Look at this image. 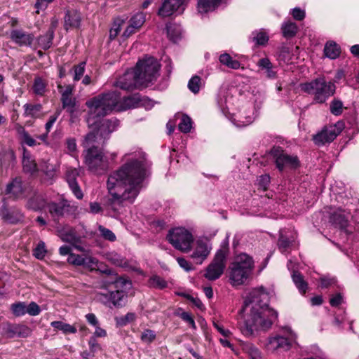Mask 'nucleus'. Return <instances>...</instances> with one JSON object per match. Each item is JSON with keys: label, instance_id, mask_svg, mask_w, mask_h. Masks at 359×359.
<instances>
[{"label": "nucleus", "instance_id": "nucleus-1", "mask_svg": "<svg viewBox=\"0 0 359 359\" xmlns=\"http://www.w3.org/2000/svg\"><path fill=\"white\" fill-rule=\"evenodd\" d=\"M125 158L127 162L111 172L107 182L109 196L104 206L114 216L120 214L125 206L133 203L149 168L146 155L142 151L127 154Z\"/></svg>", "mask_w": 359, "mask_h": 359}, {"label": "nucleus", "instance_id": "nucleus-2", "mask_svg": "<svg viewBox=\"0 0 359 359\" xmlns=\"http://www.w3.org/2000/svg\"><path fill=\"white\" fill-rule=\"evenodd\" d=\"M268 294L263 288L253 290L244 301L241 313L247 311L245 320L240 325V330L248 337H255L259 332H266L278 318L276 311L268 306Z\"/></svg>", "mask_w": 359, "mask_h": 359}, {"label": "nucleus", "instance_id": "nucleus-3", "mask_svg": "<svg viewBox=\"0 0 359 359\" xmlns=\"http://www.w3.org/2000/svg\"><path fill=\"white\" fill-rule=\"evenodd\" d=\"M140 101L139 94L121 97L117 91H111L99 95L86 103L89 109L87 122L89 126L95 125L99 118L107 115L113 110L121 111L135 108Z\"/></svg>", "mask_w": 359, "mask_h": 359}, {"label": "nucleus", "instance_id": "nucleus-4", "mask_svg": "<svg viewBox=\"0 0 359 359\" xmlns=\"http://www.w3.org/2000/svg\"><path fill=\"white\" fill-rule=\"evenodd\" d=\"M252 258L245 253L238 255L229 266V280L233 285L243 284L252 273Z\"/></svg>", "mask_w": 359, "mask_h": 359}, {"label": "nucleus", "instance_id": "nucleus-5", "mask_svg": "<svg viewBox=\"0 0 359 359\" xmlns=\"http://www.w3.org/2000/svg\"><path fill=\"white\" fill-rule=\"evenodd\" d=\"M300 87L304 92L313 95L314 100L318 103H324L334 94L336 90L334 83L327 81L324 77H319L311 82L302 83Z\"/></svg>", "mask_w": 359, "mask_h": 359}, {"label": "nucleus", "instance_id": "nucleus-6", "mask_svg": "<svg viewBox=\"0 0 359 359\" xmlns=\"http://www.w3.org/2000/svg\"><path fill=\"white\" fill-rule=\"evenodd\" d=\"M134 69L138 76L139 82L141 83L143 88H145L156 80L160 65L156 59L149 57L140 60Z\"/></svg>", "mask_w": 359, "mask_h": 359}, {"label": "nucleus", "instance_id": "nucleus-7", "mask_svg": "<svg viewBox=\"0 0 359 359\" xmlns=\"http://www.w3.org/2000/svg\"><path fill=\"white\" fill-rule=\"evenodd\" d=\"M229 252L228 242L224 241L217 251L212 262L208 266L204 276L209 280L218 279L224 273Z\"/></svg>", "mask_w": 359, "mask_h": 359}, {"label": "nucleus", "instance_id": "nucleus-8", "mask_svg": "<svg viewBox=\"0 0 359 359\" xmlns=\"http://www.w3.org/2000/svg\"><path fill=\"white\" fill-rule=\"evenodd\" d=\"M85 163L88 170L96 175H102L109 168V161L107 156L95 145H92V147L86 150Z\"/></svg>", "mask_w": 359, "mask_h": 359}, {"label": "nucleus", "instance_id": "nucleus-9", "mask_svg": "<svg viewBox=\"0 0 359 359\" xmlns=\"http://www.w3.org/2000/svg\"><path fill=\"white\" fill-rule=\"evenodd\" d=\"M167 239L175 249L182 252L190 251L194 242L191 233L182 227L175 228L169 231Z\"/></svg>", "mask_w": 359, "mask_h": 359}, {"label": "nucleus", "instance_id": "nucleus-10", "mask_svg": "<svg viewBox=\"0 0 359 359\" xmlns=\"http://www.w3.org/2000/svg\"><path fill=\"white\" fill-rule=\"evenodd\" d=\"M297 335L290 330L287 336L274 334L269 337L266 343V348L271 353H280L289 351L292 344L296 341Z\"/></svg>", "mask_w": 359, "mask_h": 359}, {"label": "nucleus", "instance_id": "nucleus-11", "mask_svg": "<svg viewBox=\"0 0 359 359\" xmlns=\"http://www.w3.org/2000/svg\"><path fill=\"white\" fill-rule=\"evenodd\" d=\"M47 208L50 215L55 221L65 217V215L74 213L77 210V206L72 204L71 201L65 199L64 197H61L60 201L57 203H48Z\"/></svg>", "mask_w": 359, "mask_h": 359}, {"label": "nucleus", "instance_id": "nucleus-12", "mask_svg": "<svg viewBox=\"0 0 359 359\" xmlns=\"http://www.w3.org/2000/svg\"><path fill=\"white\" fill-rule=\"evenodd\" d=\"M96 297L99 302L108 307H123L127 300V294L123 290H115L107 292H98Z\"/></svg>", "mask_w": 359, "mask_h": 359}, {"label": "nucleus", "instance_id": "nucleus-13", "mask_svg": "<svg viewBox=\"0 0 359 359\" xmlns=\"http://www.w3.org/2000/svg\"><path fill=\"white\" fill-rule=\"evenodd\" d=\"M271 155L274 158L276 168L280 171L285 168H295L299 165L297 156L287 154L280 147L273 148L271 150Z\"/></svg>", "mask_w": 359, "mask_h": 359}, {"label": "nucleus", "instance_id": "nucleus-14", "mask_svg": "<svg viewBox=\"0 0 359 359\" xmlns=\"http://www.w3.org/2000/svg\"><path fill=\"white\" fill-rule=\"evenodd\" d=\"M115 86L122 90L130 91L136 88H143L139 82L138 76L135 69L128 70L116 81Z\"/></svg>", "mask_w": 359, "mask_h": 359}, {"label": "nucleus", "instance_id": "nucleus-15", "mask_svg": "<svg viewBox=\"0 0 359 359\" xmlns=\"http://www.w3.org/2000/svg\"><path fill=\"white\" fill-rule=\"evenodd\" d=\"M340 128L337 125L325 126L321 131L313 135V140L318 146L332 142L340 133Z\"/></svg>", "mask_w": 359, "mask_h": 359}, {"label": "nucleus", "instance_id": "nucleus-16", "mask_svg": "<svg viewBox=\"0 0 359 359\" xmlns=\"http://www.w3.org/2000/svg\"><path fill=\"white\" fill-rule=\"evenodd\" d=\"M2 330L4 334L8 338L29 337L32 333V330L25 325L13 324L6 323L3 325Z\"/></svg>", "mask_w": 359, "mask_h": 359}, {"label": "nucleus", "instance_id": "nucleus-17", "mask_svg": "<svg viewBox=\"0 0 359 359\" xmlns=\"http://www.w3.org/2000/svg\"><path fill=\"white\" fill-rule=\"evenodd\" d=\"M186 0H164L158 11V15L161 18L172 15L175 12L182 13L184 10Z\"/></svg>", "mask_w": 359, "mask_h": 359}, {"label": "nucleus", "instance_id": "nucleus-18", "mask_svg": "<svg viewBox=\"0 0 359 359\" xmlns=\"http://www.w3.org/2000/svg\"><path fill=\"white\" fill-rule=\"evenodd\" d=\"M82 16L76 9H68L65 12L64 18V27L66 30L69 29H77L81 26Z\"/></svg>", "mask_w": 359, "mask_h": 359}, {"label": "nucleus", "instance_id": "nucleus-19", "mask_svg": "<svg viewBox=\"0 0 359 359\" xmlns=\"http://www.w3.org/2000/svg\"><path fill=\"white\" fill-rule=\"evenodd\" d=\"M10 38L20 46H29L32 43L34 36L21 29H13L11 32Z\"/></svg>", "mask_w": 359, "mask_h": 359}, {"label": "nucleus", "instance_id": "nucleus-20", "mask_svg": "<svg viewBox=\"0 0 359 359\" xmlns=\"http://www.w3.org/2000/svg\"><path fill=\"white\" fill-rule=\"evenodd\" d=\"M24 193L22 180L20 177H16L9 182L6 187L5 194L15 198H19Z\"/></svg>", "mask_w": 359, "mask_h": 359}, {"label": "nucleus", "instance_id": "nucleus-21", "mask_svg": "<svg viewBox=\"0 0 359 359\" xmlns=\"http://www.w3.org/2000/svg\"><path fill=\"white\" fill-rule=\"evenodd\" d=\"M210 248L203 241H198L195 250L191 255V257L195 260L196 264H202V262L208 257L210 254Z\"/></svg>", "mask_w": 359, "mask_h": 359}, {"label": "nucleus", "instance_id": "nucleus-22", "mask_svg": "<svg viewBox=\"0 0 359 359\" xmlns=\"http://www.w3.org/2000/svg\"><path fill=\"white\" fill-rule=\"evenodd\" d=\"M104 136H100V132L99 128L96 130H93L88 133L83 143L85 148L92 147V145H95V143L98 144H103L107 139H104Z\"/></svg>", "mask_w": 359, "mask_h": 359}, {"label": "nucleus", "instance_id": "nucleus-23", "mask_svg": "<svg viewBox=\"0 0 359 359\" xmlns=\"http://www.w3.org/2000/svg\"><path fill=\"white\" fill-rule=\"evenodd\" d=\"M60 236L63 241L71 243L76 249L80 251L83 250L81 246L77 245L81 242V238L76 235L73 229L70 228L65 233L61 232Z\"/></svg>", "mask_w": 359, "mask_h": 359}, {"label": "nucleus", "instance_id": "nucleus-24", "mask_svg": "<svg viewBox=\"0 0 359 359\" xmlns=\"http://www.w3.org/2000/svg\"><path fill=\"white\" fill-rule=\"evenodd\" d=\"M22 168L25 172L32 175L38 171L37 165L35 161L32 158L26 149H24Z\"/></svg>", "mask_w": 359, "mask_h": 359}, {"label": "nucleus", "instance_id": "nucleus-25", "mask_svg": "<svg viewBox=\"0 0 359 359\" xmlns=\"http://www.w3.org/2000/svg\"><path fill=\"white\" fill-rule=\"evenodd\" d=\"M2 219L10 224H18L23 221L24 215L18 209H11L3 213Z\"/></svg>", "mask_w": 359, "mask_h": 359}, {"label": "nucleus", "instance_id": "nucleus-26", "mask_svg": "<svg viewBox=\"0 0 359 359\" xmlns=\"http://www.w3.org/2000/svg\"><path fill=\"white\" fill-rule=\"evenodd\" d=\"M118 125V120L107 119L103 121L100 126H99L100 136H104V139H108L109 135L116 129Z\"/></svg>", "mask_w": 359, "mask_h": 359}, {"label": "nucleus", "instance_id": "nucleus-27", "mask_svg": "<svg viewBox=\"0 0 359 359\" xmlns=\"http://www.w3.org/2000/svg\"><path fill=\"white\" fill-rule=\"evenodd\" d=\"M222 0H198V11L201 13H207L215 10Z\"/></svg>", "mask_w": 359, "mask_h": 359}, {"label": "nucleus", "instance_id": "nucleus-28", "mask_svg": "<svg viewBox=\"0 0 359 359\" xmlns=\"http://www.w3.org/2000/svg\"><path fill=\"white\" fill-rule=\"evenodd\" d=\"M330 220L341 229L346 228L348 225V218L341 210L332 214Z\"/></svg>", "mask_w": 359, "mask_h": 359}, {"label": "nucleus", "instance_id": "nucleus-29", "mask_svg": "<svg viewBox=\"0 0 359 359\" xmlns=\"http://www.w3.org/2000/svg\"><path fill=\"white\" fill-rule=\"evenodd\" d=\"M324 54L330 59H336L340 55V48L335 42H327L324 48Z\"/></svg>", "mask_w": 359, "mask_h": 359}, {"label": "nucleus", "instance_id": "nucleus-30", "mask_svg": "<svg viewBox=\"0 0 359 359\" xmlns=\"http://www.w3.org/2000/svg\"><path fill=\"white\" fill-rule=\"evenodd\" d=\"M292 278L299 291L302 294H305L308 288V284L304 280V276L302 275V273L299 271H294Z\"/></svg>", "mask_w": 359, "mask_h": 359}, {"label": "nucleus", "instance_id": "nucleus-31", "mask_svg": "<svg viewBox=\"0 0 359 359\" xmlns=\"http://www.w3.org/2000/svg\"><path fill=\"white\" fill-rule=\"evenodd\" d=\"M53 30H48L45 34L39 36L38 43L43 50H48L53 44Z\"/></svg>", "mask_w": 359, "mask_h": 359}, {"label": "nucleus", "instance_id": "nucleus-32", "mask_svg": "<svg viewBox=\"0 0 359 359\" xmlns=\"http://www.w3.org/2000/svg\"><path fill=\"white\" fill-rule=\"evenodd\" d=\"M106 257L111 263L116 266L121 267L128 266L127 259L116 252H108L106 255Z\"/></svg>", "mask_w": 359, "mask_h": 359}, {"label": "nucleus", "instance_id": "nucleus-33", "mask_svg": "<svg viewBox=\"0 0 359 359\" xmlns=\"http://www.w3.org/2000/svg\"><path fill=\"white\" fill-rule=\"evenodd\" d=\"M15 129L18 134L20 136L22 142L25 144L29 147H34L36 145V141L29 135L23 126L17 124L15 126Z\"/></svg>", "mask_w": 359, "mask_h": 359}, {"label": "nucleus", "instance_id": "nucleus-34", "mask_svg": "<svg viewBox=\"0 0 359 359\" xmlns=\"http://www.w3.org/2000/svg\"><path fill=\"white\" fill-rule=\"evenodd\" d=\"M219 62L233 69H238L241 67V63L236 60H233L228 53H223L219 56Z\"/></svg>", "mask_w": 359, "mask_h": 359}, {"label": "nucleus", "instance_id": "nucleus-35", "mask_svg": "<svg viewBox=\"0 0 359 359\" xmlns=\"http://www.w3.org/2000/svg\"><path fill=\"white\" fill-rule=\"evenodd\" d=\"M50 325L53 328L62 331L64 334H74L76 332V328L74 326L62 321H53Z\"/></svg>", "mask_w": 359, "mask_h": 359}, {"label": "nucleus", "instance_id": "nucleus-36", "mask_svg": "<svg viewBox=\"0 0 359 359\" xmlns=\"http://www.w3.org/2000/svg\"><path fill=\"white\" fill-rule=\"evenodd\" d=\"M243 351L249 355L250 359H263L259 350L251 343H245L243 345Z\"/></svg>", "mask_w": 359, "mask_h": 359}, {"label": "nucleus", "instance_id": "nucleus-37", "mask_svg": "<svg viewBox=\"0 0 359 359\" xmlns=\"http://www.w3.org/2000/svg\"><path fill=\"white\" fill-rule=\"evenodd\" d=\"M294 241L293 237H289L284 231H280V236L278 241V246L281 252L285 251Z\"/></svg>", "mask_w": 359, "mask_h": 359}, {"label": "nucleus", "instance_id": "nucleus-38", "mask_svg": "<svg viewBox=\"0 0 359 359\" xmlns=\"http://www.w3.org/2000/svg\"><path fill=\"white\" fill-rule=\"evenodd\" d=\"M298 28L294 22H287L282 25L283 35L285 38H292L297 32Z\"/></svg>", "mask_w": 359, "mask_h": 359}, {"label": "nucleus", "instance_id": "nucleus-39", "mask_svg": "<svg viewBox=\"0 0 359 359\" xmlns=\"http://www.w3.org/2000/svg\"><path fill=\"white\" fill-rule=\"evenodd\" d=\"M149 286L156 289L163 290L168 287L167 281L159 276H153L149 280Z\"/></svg>", "mask_w": 359, "mask_h": 359}, {"label": "nucleus", "instance_id": "nucleus-40", "mask_svg": "<svg viewBox=\"0 0 359 359\" xmlns=\"http://www.w3.org/2000/svg\"><path fill=\"white\" fill-rule=\"evenodd\" d=\"M252 39L257 45L264 46L269 41V36L262 30L255 31L252 33Z\"/></svg>", "mask_w": 359, "mask_h": 359}, {"label": "nucleus", "instance_id": "nucleus-41", "mask_svg": "<svg viewBox=\"0 0 359 359\" xmlns=\"http://www.w3.org/2000/svg\"><path fill=\"white\" fill-rule=\"evenodd\" d=\"M25 115L31 117H37L41 111L42 106L40 104H25L24 105Z\"/></svg>", "mask_w": 359, "mask_h": 359}, {"label": "nucleus", "instance_id": "nucleus-42", "mask_svg": "<svg viewBox=\"0 0 359 359\" xmlns=\"http://www.w3.org/2000/svg\"><path fill=\"white\" fill-rule=\"evenodd\" d=\"M62 108L69 113H73L76 105V99L72 95L61 97Z\"/></svg>", "mask_w": 359, "mask_h": 359}, {"label": "nucleus", "instance_id": "nucleus-43", "mask_svg": "<svg viewBox=\"0 0 359 359\" xmlns=\"http://www.w3.org/2000/svg\"><path fill=\"white\" fill-rule=\"evenodd\" d=\"M192 126V121L189 116L184 114L182 116L180 123L178 125L179 130L184 133H187L191 130Z\"/></svg>", "mask_w": 359, "mask_h": 359}, {"label": "nucleus", "instance_id": "nucleus-44", "mask_svg": "<svg viewBox=\"0 0 359 359\" xmlns=\"http://www.w3.org/2000/svg\"><path fill=\"white\" fill-rule=\"evenodd\" d=\"M201 86V79L198 76H192L188 82V88L194 94L199 92Z\"/></svg>", "mask_w": 359, "mask_h": 359}, {"label": "nucleus", "instance_id": "nucleus-45", "mask_svg": "<svg viewBox=\"0 0 359 359\" xmlns=\"http://www.w3.org/2000/svg\"><path fill=\"white\" fill-rule=\"evenodd\" d=\"M344 109L343 103L341 100L334 98L330 105V112L334 116H339L342 114Z\"/></svg>", "mask_w": 359, "mask_h": 359}, {"label": "nucleus", "instance_id": "nucleus-46", "mask_svg": "<svg viewBox=\"0 0 359 359\" xmlns=\"http://www.w3.org/2000/svg\"><path fill=\"white\" fill-rule=\"evenodd\" d=\"M166 30L168 36L173 42H177L181 38L180 30L172 25H166Z\"/></svg>", "mask_w": 359, "mask_h": 359}, {"label": "nucleus", "instance_id": "nucleus-47", "mask_svg": "<svg viewBox=\"0 0 359 359\" xmlns=\"http://www.w3.org/2000/svg\"><path fill=\"white\" fill-rule=\"evenodd\" d=\"M145 22V15L142 12H138L135 14L129 20V23L140 29Z\"/></svg>", "mask_w": 359, "mask_h": 359}, {"label": "nucleus", "instance_id": "nucleus-48", "mask_svg": "<svg viewBox=\"0 0 359 359\" xmlns=\"http://www.w3.org/2000/svg\"><path fill=\"white\" fill-rule=\"evenodd\" d=\"M11 309L15 316H22L26 313V304L25 302L15 303L11 305Z\"/></svg>", "mask_w": 359, "mask_h": 359}, {"label": "nucleus", "instance_id": "nucleus-49", "mask_svg": "<svg viewBox=\"0 0 359 359\" xmlns=\"http://www.w3.org/2000/svg\"><path fill=\"white\" fill-rule=\"evenodd\" d=\"M45 201L40 196H35L28 202V207L34 210H38L44 207Z\"/></svg>", "mask_w": 359, "mask_h": 359}, {"label": "nucleus", "instance_id": "nucleus-50", "mask_svg": "<svg viewBox=\"0 0 359 359\" xmlns=\"http://www.w3.org/2000/svg\"><path fill=\"white\" fill-rule=\"evenodd\" d=\"M33 90L35 94L42 95L46 91V83L41 78L34 79Z\"/></svg>", "mask_w": 359, "mask_h": 359}, {"label": "nucleus", "instance_id": "nucleus-51", "mask_svg": "<svg viewBox=\"0 0 359 359\" xmlns=\"http://www.w3.org/2000/svg\"><path fill=\"white\" fill-rule=\"evenodd\" d=\"M86 62H81L74 66V81H78L83 76L85 72Z\"/></svg>", "mask_w": 359, "mask_h": 359}, {"label": "nucleus", "instance_id": "nucleus-52", "mask_svg": "<svg viewBox=\"0 0 359 359\" xmlns=\"http://www.w3.org/2000/svg\"><path fill=\"white\" fill-rule=\"evenodd\" d=\"M41 170L45 174L48 179H52L55 175V169L53 165H50L47 162H44L41 165Z\"/></svg>", "mask_w": 359, "mask_h": 359}, {"label": "nucleus", "instance_id": "nucleus-53", "mask_svg": "<svg viewBox=\"0 0 359 359\" xmlns=\"http://www.w3.org/2000/svg\"><path fill=\"white\" fill-rule=\"evenodd\" d=\"M98 230L101 236L106 240L109 241H114L116 239L115 234L109 229H107L102 226H100Z\"/></svg>", "mask_w": 359, "mask_h": 359}, {"label": "nucleus", "instance_id": "nucleus-54", "mask_svg": "<svg viewBox=\"0 0 359 359\" xmlns=\"http://www.w3.org/2000/svg\"><path fill=\"white\" fill-rule=\"evenodd\" d=\"M156 333L154 331L147 329L141 334V340L144 343L150 344L156 339Z\"/></svg>", "mask_w": 359, "mask_h": 359}, {"label": "nucleus", "instance_id": "nucleus-55", "mask_svg": "<svg viewBox=\"0 0 359 359\" xmlns=\"http://www.w3.org/2000/svg\"><path fill=\"white\" fill-rule=\"evenodd\" d=\"M85 257L76 254H69L67 261L69 264L75 266H82L85 262Z\"/></svg>", "mask_w": 359, "mask_h": 359}, {"label": "nucleus", "instance_id": "nucleus-56", "mask_svg": "<svg viewBox=\"0 0 359 359\" xmlns=\"http://www.w3.org/2000/svg\"><path fill=\"white\" fill-rule=\"evenodd\" d=\"M46 253L45 243L42 241L39 242L34 250V255L36 258L42 259Z\"/></svg>", "mask_w": 359, "mask_h": 359}, {"label": "nucleus", "instance_id": "nucleus-57", "mask_svg": "<svg viewBox=\"0 0 359 359\" xmlns=\"http://www.w3.org/2000/svg\"><path fill=\"white\" fill-rule=\"evenodd\" d=\"M79 176V171L76 168H69L66 172V179L68 184L76 183V177Z\"/></svg>", "mask_w": 359, "mask_h": 359}, {"label": "nucleus", "instance_id": "nucleus-58", "mask_svg": "<svg viewBox=\"0 0 359 359\" xmlns=\"http://www.w3.org/2000/svg\"><path fill=\"white\" fill-rule=\"evenodd\" d=\"M85 262L82 266L90 271L98 269V262L97 259L91 257H85Z\"/></svg>", "mask_w": 359, "mask_h": 359}, {"label": "nucleus", "instance_id": "nucleus-59", "mask_svg": "<svg viewBox=\"0 0 359 359\" xmlns=\"http://www.w3.org/2000/svg\"><path fill=\"white\" fill-rule=\"evenodd\" d=\"M122 23H123V21H121L120 20L114 22L113 27L111 28V29L109 31L110 40H114L116 39V37L117 36V35L118 34V33L121 31V26Z\"/></svg>", "mask_w": 359, "mask_h": 359}, {"label": "nucleus", "instance_id": "nucleus-60", "mask_svg": "<svg viewBox=\"0 0 359 359\" xmlns=\"http://www.w3.org/2000/svg\"><path fill=\"white\" fill-rule=\"evenodd\" d=\"M41 309L36 303L32 302L28 306L26 305V313L35 316L39 315Z\"/></svg>", "mask_w": 359, "mask_h": 359}, {"label": "nucleus", "instance_id": "nucleus-61", "mask_svg": "<svg viewBox=\"0 0 359 359\" xmlns=\"http://www.w3.org/2000/svg\"><path fill=\"white\" fill-rule=\"evenodd\" d=\"M88 346L92 355H94L95 353L102 349L100 344L95 337H90L88 340Z\"/></svg>", "mask_w": 359, "mask_h": 359}, {"label": "nucleus", "instance_id": "nucleus-62", "mask_svg": "<svg viewBox=\"0 0 359 359\" xmlns=\"http://www.w3.org/2000/svg\"><path fill=\"white\" fill-rule=\"evenodd\" d=\"M135 320V314L134 313H128L124 316H122L117 319V323L120 325H126V324L131 323Z\"/></svg>", "mask_w": 359, "mask_h": 359}, {"label": "nucleus", "instance_id": "nucleus-63", "mask_svg": "<svg viewBox=\"0 0 359 359\" xmlns=\"http://www.w3.org/2000/svg\"><path fill=\"white\" fill-rule=\"evenodd\" d=\"M58 89L61 93V97L70 96L73 94L74 87L72 85H67L63 88L61 85L58 86Z\"/></svg>", "mask_w": 359, "mask_h": 359}, {"label": "nucleus", "instance_id": "nucleus-64", "mask_svg": "<svg viewBox=\"0 0 359 359\" xmlns=\"http://www.w3.org/2000/svg\"><path fill=\"white\" fill-rule=\"evenodd\" d=\"M270 183V177L268 175H261L258 179V184L263 189L266 190Z\"/></svg>", "mask_w": 359, "mask_h": 359}]
</instances>
